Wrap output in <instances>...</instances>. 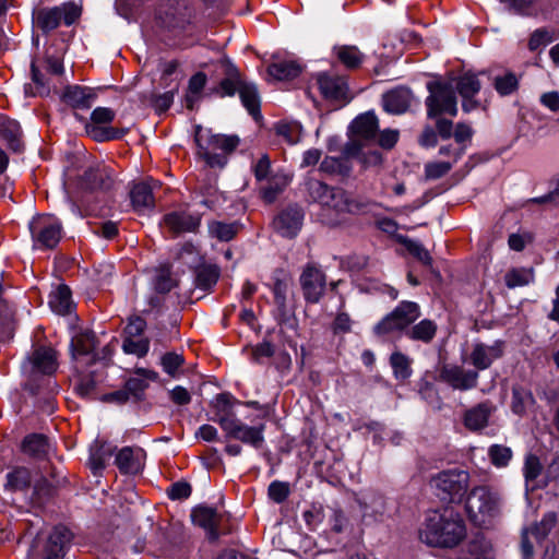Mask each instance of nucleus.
<instances>
[{
  "mask_svg": "<svg viewBox=\"0 0 559 559\" xmlns=\"http://www.w3.org/2000/svg\"><path fill=\"white\" fill-rule=\"evenodd\" d=\"M155 19L160 28L178 36L191 25L192 9L185 0H164L156 8Z\"/></svg>",
  "mask_w": 559,
  "mask_h": 559,
  "instance_id": "obj_9",
  "label": "nucleus"
},
{
  "mask_svg": "<svg viewBox=\"0 0 559 559\" xmlns=\"http://www.w3.org/2000/svg\"><path fill=\"white\" fill-rule=\"evenodd\" d=\"M412 91L407 87H396L386 92L383 97V108L394 115L405 112L412 103Z\"/></svg>",
  "mask_w": 559,
  "mask_h": 559,
  "instance_id": "obj_28",
  "label": "nucleus"
},
{
  "mask_svg": "<svg viewBox=\"0 0 559 559\" xmlns=\"http://www.w3.org/2000/svg\"><path fill=\"white\" fill-rule=\"evenodd\" d=\"M34 367L46 374H51L57 370V353L51 347H38L32 356Z\"/></svg>",
  "mask_w": 559,
  "mask_h": 559,
  "instance_id": "obj_38",
  "label": "nucleus"
},
{
  "mask_svg": "<svg viewBox=\"0 0 559 559\" xmlns=\"http://www.w3.org/2000/svg\"><path fill=\"white\" fill-rule=\"evenodd\" d=\"M47 449V438L43 435H29L25 437L22 443L23 452L35 457H40L46 454Z\"/></svg>",
  "mask_w": 559,
  "mask_h": 559,
  "instance_id": "obj_44",
  "label": "nucleus"
},
{
  "mask_svg": "<svg viewBox=\"0 0 559 559\" xmlns=\"http://www.w3.org/2000/svg\"><path fill=\"white\" fill-rule=\"evenodd\" d=\"M82 11L81 4L66 1L59 5L37 9L33 13V22L44 34H49L61 25L71 26L79 22Z\"/></svg>",
  "mask_w": 559,
  "mask_h": 559,
  "instance_id": "obj_8",
  "label": "nucleus"
},
{
  "mask_svg": "<svg viewBox=\"0 0 559 559\" xmlns=\"http://www.w3.org/2000/svg\"><path fill=\"white\" fill-rule=\"evenodd\" d=\"M116 112L108 107H96L92 114L90 122L86 124H109L115 120Z\"/></svg>",
  "mask_w": 559,
  "mask_h": 559,
  "instance_id": "obj_61",
  "label": "nucleus"
},
{
  "mask_svg": "<svg viewBox=\"0 0 559 559\" xmlns=\"http://www.w3.org/2000/svg\"><path fill=\"white\" fill-rule=\"evenodd\" d=\"M533 281L534 272L532 269H512L504 276L506 285L509 288L525 286L532 283Z\"/></svg>",
  "mask_w": 559,
  "mask_h": 559,
  "instance_id": "obj_48",
  "label": "nucleus"
},
{
  "mask_svg": "<svg viewBox=\"0 0 559 559\" xmlns=\"http://www.w3.org/2000/svg\"><path fill=\"white\" fill-rule=\"evenodd\" d=\"M429 95L425 100L428 118L442 115L455 117L457 115V99L451 83L444 81H430L427 83Z\"/></svg>",
  "mask_w": 559,
  "mask_h": 559,
  "instance_id": "obj_10",
  "label": "nucleus"
},
{
  "mask_svg": "<svg viewBox=\"0 0 559 559\" xmlns=\"http://www.w3.org/2000/svg\"><path fill=\"white\" fill-rule=\"evenodd\" d=\"M0 135L13 152L20 153L23 151L22 130L17 121L8 117H0Z\"/></svg>",
  "mask_w": 559,
  "mask_h": 559,
  "instance_id": "obj_31",
  "label": "nucleus"
},
{
  "mask_svg": "<svg viewBox=\"0 0 559 559\" xmlns=\"http://www.w3.org/2000/svg\"><path fill=\"white\" fill-rule=\"evenodd\" d=\"M317 85L325 100L335 103L348 100V84L345 76L322 72L317 75Z\"/></svg>",
  "mask_w": 559,
  "mask_h": 559,
  "instance_id": "obj_20",
  "label": "nucleus"
},
{
  "mask_svg": "<svg viewBox=\"0 0 559 559\" xmlns=\"http://www.w3.org/2000/svg\"><path fill=\"white\" fill-rule=\"evenodd\" d=\"M146 453L136 445L123 447L115 457V464L121 474L135 475L140 473L145 464Z\"/></svg>",
  "mask_w": 559,
  "mask_h": 559,
  "instance_id": "obj_23",
  "label": "nucleus"
},
{
  "mask_svg": "<svg viewBox=\"0 0 559 559\" xmlns=\"http://www.w3.org/2000/svg\"><path fill=\"white\" fill-rule=\"evenodd\" d=\"M73 539L72 532L63 526H55L48 533H41L34 539L28 559H63Z\"/></svg>",
  "mask_w": 559,
  "mask_h": 559,
  "instance_id": "obj_6",
  "label": "nucleus"
},
{
  "mask_svg": "<svg viewBox=\"0 0 559 559\" xmlns=\"http://www.w3.org/2000/svg\"><path fill=\"white\" fill-rule=\"evenodd\" d=\"M533 402V395L528 390L521 386L513 388L511 409L514 414L523 415Z\"/></svg>",
  "mask_w": 559,
  "mask_h": 559,
  "instance_id": "obj_49",
  "label": "nucleus"
},
{
  "mask_svg": "<svg viewBox=\"0 0 559 559\" xmlns=\"http://www.w3.org/2000/svg\"><path fill=\"white\" fill-rule=\"evenodd\" d=\"M378 129L379 121L373 112L359 115L350 124V132L353 136L349 141H359L366 151H378L369 144V142L376 138Z\"/></svg>",
  "mask_w": 559,
  "mask_h": 559,
  "instance_id": "obj_22",
  "label": "nucleus"
},
{
  "mask_svg": "<svg viewBox=\"0 0 559 559\" xmlns=\"http://www.w3.org/2000/svg\"><path fill=\"white\" fill-rule=\"evenodd\" d=\"M400 241L406 248V250L423 264H431L432 258L428 250H426L420 242L408 239L406 237H402Z\"/></svg>",
  "mask_w": 559,
  "mask_h": 559,
  "instance_id": "obj_53",
  "label": "nucleus"
},
{
  "mask_svg": "<svg viewBox=\"0 0 559 559\" xmlns=\"http://www.w3.org/2000/svg\"><path fill=\"white\" fill-rule=\"evenodd\" d=\"M150 348V342L145 337L126 336L122 343V349L127 354H133L138 357H144Z\"/></svg>",
  "mask_w": 559,
  "mask_h": 559,
  "instance_id": "obj_51",
  "label": "nucleus"
},
{
  "mask_svg": "<svg viewBox=\"0 0 559 559\" xmlns=\"http://www.w3.org/2000/svg\"><path fill=\"white\" fill-rule=\"evenodd\" d=\"M214 408L216 409L217 420L221 416H235L231 412L233 396L228 393L218 394L214 402Z\"/></svg>",
  "mask_w": 559,
  "mask_h": 559,
  "instance_id": "obj_62",
  "label": "nucleus"
},
{
  "mask_svg": "<svg viewBox=\"0 0 559 559\" xmlns=\"http://www.w3.org/2000/svg\"><path fill=\"white\" fill-rule=\"evenodd\" d=\"M292 284V277L282 269H276L272 275L270 288L274 295V302L280 309L286 308L287 293Z\"/></svg>",
  "mask_w": 559,
  "mask_h": 559,
  "instance_id": "obj_34",
  "label": "nucleus"
},
{
  "mask_svg": "<svg viewBox=\"0 0 559 559\" xmlns=\"http://www.w3.org/2000/svg\"><path fill=\"white\" fill-rule=\"evenodd\" d=\"M304 216L301 207L289 205L274 217L273 228L283 237L294 238L302 227Z\"/></svg>",
  "mask_w": 559,
  "mask_h": 559,
  "instance_id": "obj_21",
  "label": "nucleus"
},
{
  "mask_svg": "<svg viewBox=\"0 0 559 559\" xmlns=\"http://www.w3.org/2000/svg\"><path fill=\"white\" fill-rule=\"evenodd\" d=\"M275 132L288 144H295L300 139V127L294 122L280 121L275 124Z\"/></svg>",
  "mask_w": 559,
  "mask_h": 559,
  "instance_id": "obj_56",
  "label": "nucleus"
},
{
  "mask_svg": "<svg viewBox=\"0 0 559 559\" xmlns=\"http://www.w3.org/2000/svg\"><path fill=\"white\" fill-rule=\"evenodd\" d=\"M457 559H491L490 551L484 538L468 540L459 551Z\"/></svg>",
  "mask_w": 559,
  "mask_h": 559,
  "instance_id": "obj_42",
  "label": "nucleus"
},
{
  "mask_svg": "<svg viewBox=\"0 0 559 559\" xmlns=\"http://www.w3.org/2000/svg\"><path fill=\"white\" fill-rule=\"evenodd\" d=\"M512 455V450L502 444H492L488 449L489 460L491 464L498 468L508 466Z\"/></svg>",
  "mask_w": 559,
  "mask_h": 559,
  "instance_id": "obj_50",
  "label": "nucleus"
},
{
  "mask_svg": "<svg viewBox=\"0 0 559 559\" xmlns=\"http://www.w3.org/2000/svg\"><path fill=\"white\" fill-rule=\"evenodd\" d=\"M157 186H159V182L154 179L133 185L130 191V198L135 210L140 211L154 206L153 190Z\"/></svg>",
  "mask_w": 559,
  "mask_h": 559,
  "instance_id": "obj_30",
  "label": "nucleus"
},
{
  "mask_svg": "<svg viewBox=\"0 0 559 559\" xmlns=\"http://www.w3.org/2000/svg\"><path fill=\"white\" fill-rule=\"evenodd\" d=\"M488 73H490V71L484 70L478 73L466 71L456 79L454 90L462 97V109L464 112L468 114L479 108L480 102L476 99V95L481 90L479 75H485Z\"/></svg>",
  "mask_w": 559,
  "mask_h": 559,
  "instance_id": "obj_15",
  "label": "nucleus"
},
{
  "mask_svg": "<svg viewBox=\"0 0 559 559\" xmlns=\"http://www.w3.org/2000/svg\"><path fill=\"white\" fill-rule=\"evenodd\" d=\"M521 79V73H516L510 69H502L491 76L492 86L501 97L516 93L520 88Z\"/></svg>",
  "mask_w": 559,
  "mask_h": 559,
  "instance_id": "obj_29",
  "label": "nucleus"
},
{
  "mask_svg": "<svg viewBox=\"0 0 559 559\" xmlns=\"http://www.w3.org/2000/svg\"><path fill=\"white\" fill-rule=\"evenodd\" d=\"M333 55L336 60L347 70L360 68L365 60V55L354 45H338L333 48Z\"/></svg>",
  "mask_w": 559,
  "mask_h": 559,
  "instance_id": "obj_35",
  "label": "nucleus"
},
{
  "mask_svg": "<svg viewBox=\"0 0 559 559\" xmlns=\"http://www.w3.org/2000/svg\"><path fill=\"white\" fill-rule=\"evenodd\" d=\"M165 227L174 235L195 233L201 225V216L186 212H173L163 218Z\"/></svg>",
  "mask_w": 559,
  "mask_h": 559,
  "instance_id": "obj_25",
  "label": "nucleus"
},
{
  "mask_svg": "<svg viewBox=\"0 0 559 559\" xmlns=\"http://www.w3.org/2000/svg\"><path fill=\"white\" fill-rule=\"evenodd\" d=\"M390 364L393 369L394 377L405 380L412 374V360L408 356L401 352H394L390 357Z\"/></svg>",
  "mask_w": 559,
  "mask_h": 559,
  "instance_id": "obj_46",
  "label": "nucleus"
},
{
  "mask_svg": "<svg viewBox=\"0 0 559 559\" xmlns=\"http://www.w3.org/2000/svg\"><path fill=\"white\" fill-rule=\"evenodd\" d=\"M552 40L554 37L547 28H537L531 34V37L528 39V49L531 51H536L540 47L548 45Z\"/></svg>",
  "mask_w": 559,
  "mask_h": 559,
  "instance_id": "obj_59",
  "label": "nucleus"
},
{
  "mask_svg": "<svg viewBox=\"0 0 559 559\" xmlns=\"http://www.w3.org/2000/svg\"><path fill=\"white\" fill-rule=\"evenodd\" d=\"M154 285L155 289L163 294L170 292L176 286L169 265H162L157 269Z\"/></svg>",
  "mask_w": 559,
  "mask_h": 559,
  "instance_id": "obj_54",
  "label": "nucleus"
},
{
  "mask_svg": "<svg viewBox=\"0 0 559 559\" xmlns=\"http://www.w3.org/2000/svg\"><path fill=\"white\" fill-rule=\"evenodd\" d=\"M183 357L176 353H167L162 357L163 369L167 374L171 377H176L179 368L183 365Z\"/></svg>",
  "mask_w": 559,
  "mask_h": 559,
  "instance_id": "obj_60",
  "label": "nucleus"
},
{
  "mask_svg": "<svg viewBox=\"0 0 559 559\" xmlns=\"http://www.w3.org/2000/svg\"><path fill=\"white\" fill-rule=\"evenodd\" d=\"M437 323L429 319H424L406 331V336L413 341L430 343L437 334Z\"/></svg>",
  "mask_w": 559,
  "mask_h": 559,
  "instance_id": "obj_41",
  "label": "nucleus"
},
{
  "mask_svg": "<svg viewBox=\"0 0 559 559\" xmlns=\"http://www.w3.org/2000/svg\"><path fill=\"white\" fill-rule=\"evenodd\" d=\"M288 185V177H255V189L265 203H273Z\"/></svg>",
  "mask_w": 559,
  "mask_h": 559,
  "instance_id": "obj_27",
  "label": "nucleus"
},
{
  "mask_svg": "<svg viewBox=\"0 0 559 559\" xmlns=\"http://www.w3.org/2000/svg\"><path fill=\"white\" fill-rule=\"evenodd\" d=\"M510 11L523 16H533L536 14V0H500Z\"/></svg>",
  "mask_w": 559,
  "mask_h": 559,
  "instance_id": "obj_55",
  "label": "nucleus"
},
{
  "mask_svg": "<svg viewBox=\"0 0 559 559\" xmlns=\"http://www.w3.org/2000/svg\"><path fill=\"white\" fill-rule=\"evenodd\" d=\"M34 247L38 249H52L61 239V224L51 215L35 217L31 224Z\"/></svg>",
  "mask_w": 559,
  "mask_h": 559,
  "instance_id": "obj_12",
  "label": "nucleus"
},
{
  "mask_svg": "<svg viewBox=\"0 0 559 559\" xmlns=\"http://www.w3.org/2000/svg\"><path fill=\"white\" fill-rule=\"evenodd\" d=\"M420 317V308L414 301H401L392 312L384 317L376 326L378 334H389L407 329Z\"/></svg>",
  "mask_w": 559,
  "mask_h": 559,
  "instance_id": "obj_11",
  "label": "nucleus"
},
{
  "mask_svg": "<svg viewBox=\"0 0 559 559\" xmlns=\"http://www.w3.org/2000/svg\"><path fill=\"white\" fill-rule=\"evenodd\" d=\"M97 98L94 88L81 85H69L64 88L62 100L74 109H90Z\"/></svg>",
  "mask_w": 559,
  "mask_h": 559,
  "instance_id": "obj_26",
  "label": "nucleus"
},
{
  "mask_svg": "<svg viewBox=\"0 0 559 559\" xmlns=\"http://www.w3.org/2000/svg\"><path fill=\"white\" fill-rule=\"evenodd\" d=\"M302 66L296 60H280L267 67V73L278 81H290L300 75Z\"/></svg>",
  "mask_w": 559,
  "mask_h": 559,
  "instance_id": "obj_37",
  "label": "nucleus"
},
{
  "mask_svg": "<svg viewBox=\"0 0 559 559\" xmlns=\"http://www.w3.org/2000/svg\"><path fill=\"white\" fill-rule=\"evenodd\" d=\"M224 520V514L216 509L206 506H200L192 511V521L195 525L203 527L211 538H217L219 527Z\"/></svg>",
  "mask_w": 559,
  "mask_h": 559,
  "instance_id": "obj_24",
  "label": "nucleus"
},
{
  "mask_svg": "<svg viewBox=\"0 0 559 559\" xmlns=\"http://www.w3.org/2000/svg\"><path fill=\"white\" fill-rule=\"evenodd\" d=\"M86 133L96 142H106L122 139L129 129L100 124H85Z\"/></svg>",
  "mask_w": 559,
  "mask_h": 559,
  "instance_id": "obj_39",
  "label": "nucleus"
},
{
  "mask_svg": "<svg viewBox=\"0 0 559 559\" xmlns=\"http://www.w3.org/2000/svg\"><path fill=\"white\" fill-rule=\"evenodd\" d=\"M352 325L353 321L349 314L340 310L331 325V329L333 334L340 335L349 333L352 331Z\"/></svg>",
  "mask_w": 559,
  "mask_h": 559,
  "instance_id": "obj_63",
  "label": "nucleus"
},
{
  "mask_svg": "<svg viewBox=\"0 0 559 559\" xmlns=\"http://www.w3.org/2000/svg\"><path fill=\"white\" fill-rule=\"evenodd\" d=\"M465 512L476 525H485L500 512V497L486 485L475 486L466 493Z\"/></svg>",
  "mask_w": 559,
  "mask_h": 559,
  "instance_id": "obj_5",
  "label": "nucleus"
},
{
  "mask_svg": "<svg viewBox=\"0 0 559 559\" xmlns=\"http://www.w3.org/2000/svg\"><path fill=\"white\" fill-rule=\"evenodd\" d=\"M383 162L380 151H366L359 141H348L343 146L340 156H326L320 164V170L325 175H348L358 165V171L377 170Z\"/></svg>",
  "mask_w": 559,
  "mask_h": 559,
  "instance_id": "obj_3",
  "label": "nucleus"
},
{
  "mask_svg": "<svg viewBox=\"0 0 559 559\" xmlns=\"http://www.w3.org/2000/svg\"><path fill=\"white\" fill-rule=\"evenodd\" d=\"M557 523V515L555 512L546 513L540 522L526 528L522 533V554L524 559H531L533 556L534 545L533 542L539 544L546 539L548 534L552 531Z\"/></svg>",
  "mask_w": 559,
  "mask_h": 559,
  "instance_id": "obj_17",
  "label": "nucleus"
},
{
  "mask_svg": "<svg viewBox=\"0 0 559 559\" xmlns=\"http://www.w3.org/2000/svg\"><path fill=\"white\" fill-rule=\"evenodd\" d=\"M239 97L242 106L255 121L262 119L261 99L254 83L246 81L239 91Z\"/></svg>",
  "mask_w": 559,
  "mask_h": 559,
  "instance_id": "obj_32",
  "label": "nucleus"
},
{
  "mask_svg": "<svg viewBox=\"0 0 559 559\" xmlns=\"http://www.w3.org/2000/svg\"><path fill=\"white\" fill-rule=\"evenodd\" d=\"M439 380L453 390L469 391L477 388L479 373L461 365L444 364L439 369Z\"/></svg>",
  "mask_w": 559,
  "mask_h": 559,
  "instance_id": "obj_14",
  "label": "nucleus"
},
{
  "mask_svg": "<svg viewBox=\"0 0 559 559\" xmlns=\"http://www.w3.org/2000/svg\"><path fill=\"white\" fill-rule=\"evenodd\" d=\"M96 347V336L90 330H78L71 340V353L73 358L86 356L93 353Z\"/></svg>",
  "mask_w": 559,
  "mask_h": 559,
  "instance_id": "obj_36",
  "label": "nucleus"
},
{
  "mask_svg": "<svg viewBox=\"0 0 559 559\" xmlns=\"http://www.w3.org/2000/svg\"><path fill=\"white\" fill-rule=\"evenodd\" d=\"M197 154L211 168L222 169L228 155L236 150L239 139L234 135L212 134L210 130L197 127L194 133Z\"/></svg>",
  "mask_w": 559,
  "mask_h": 559,
  "instance_id": "obj_4",
  "label": "nucleus"
},
{
  "mask_svg": "<svg viewBox=\"0 0 559 559\" xmlns=\"http://www.w3.org/2000/svg\"><path fill=\"white\" fill-rule=\"evenodd\" d=\"M474 131L472 127L465 122H459L454 129V140L460 145L459 152L454 154V162L464 153L466 143L471 142Z\"/></svg>",
  "mask_w": 559,
  "mask_h": 559,
  "instance_id": "obj_52",
  "label": "nucleus"
},
{
  "mask_svg": "<svg viewBox=\"0 0 559 559\" xmlns=\"http://www.w3.org/2000/svg\"><path fill=\"white\" fill-rule=\"evenodd\" d=\"M429 486L441 501L461 503L468 491L469 474L459 468L442 471L431 477Z\"/></svg>",
  "mask_w": 559,
  "mask_h": 559,
  "instance_id": "obj_7",
  "label": "nucleus"
},
{
  "mask_svg": "<svg viewBox=\"0 0 559 559\" xmlns=\"http://www.w3.org/2000/svg\"><path fill=\"white\" fill-rule=\"evenodd\" d=\"M238 230L239 226L236 223H223L214 221L209 224L210 235L219 241L231 240L238 234Z\"/></svg>",
  "mask_w": 559,
  "mask_h": 559,
  "instance_id": "obj_47",
  "label": "nucleus"
},
{
  "mask_svg": "<svg viewBox=\"0 0 559 559\" xmlns=\"http://www.w3.org/2000/svg\"><path fill=\"white\" fill-rule=\"evenodd\" d=\"M496 411L497 407L491 401H483L463 413V425L469 432H481L490 425V418Z\"/></svg>",
  "mask_w": 559,
  "mask_h": 559,
  "instance_id": "obj_19",
  "label": "nucleus"
},
{
  "mask_svg": "<svg viewBox=\"0 0 559 559\" xmlns=\"http://www.w3.org/2000/svg\"><path fill=\"white\" fill-rule=\"evenodd\" d=\"M543 471V465L539 459L530 454L525 457L524 466H523V475L525 477L526 483L534 481L540 476Z\"/></svg>",
  "mask_w": 559,
  "mask_h": 559,
  "instance_id": "obj_58",
  "label": "nucleus"
},
{
  "mask_svg": "<svg viewBox=\"0 0 559 559\" xmlns=\"http://www.w3.org/2000/svg\"><path fill=\"white\" fill-rule=\"evenodd\" d=\"M504 353V344L501 341H496L492 344L475 343L471 349L467 361L475 368L474 370L481 371L490 368L492 364L500 359Z\"/></svg>",
  "mask_w": 559,
  "mask_h": 559,
  "instance_id": "obj_18",
  "label": "nucleus"
},
{
  "mask_svg": "<svg viewBox=\"0 0 559 559\" xmlns=\"http://www.w3.org/2000/svg\"><path fill=\"white\" fill-rule=\"evenodd\" d=\"M246 81V78L240 73V71L236 67L230 66L226 69V76L219 82L216 88V94L219 97H230L236 93L239 94V91Z\"/></svg>",
  "mask_w": 559,
  "mask_h": 559,
  "instance_id": "obj_33",
  "label": "nucleus"
},
{
  "mask_svg": "<svg viewBox=\"0 0 559 559\" xmlns=\"http://www.w3.org/2000/svg\"><path fill=\"white\" fill-rule=\"evenodd\" d=\"M467 536V527L460 512L441 508L426 512L418 528V538L429 547L453 549Z\"/></svg>",
  "mask_w": 559,
  "mask_h": 559,
  "instance_id": "obj_2",
  "label": "nucleus"
},
{
  "mask_svg": "<svg viewBox=\"0 0 559 559\" xmlns=\"http://www.w3.org/2000/svg\"><path fill=\"white\" fill-rule=\"evenodd\" d=\"M32 483L31 472L26 467H16L7 474L4 489L10 492H24Z\"/></svg>",
  "mask_w": 559,
  "mask_h": 559,
  "instance_id": "obj_40",
  "label": "nucleus"
},
{
  "mask_svg": "<svg viewBox=\"0 0 559 559\" xmlns=\"http://www.w3.org/2000/svg\"><path fill=\"white\" fill-rule=\"evenodd\" d=\"M299 281L305 300L309 304H318L326 286V276L323 271L314 264H307Z\"/></svg>",
  "mask_w": 559,
  "mask_h": 559,
  "instance_id": "obj_16",
  "label": "nucleus"
},
{
  "mask_svg": "<svg viewBox=\"0 0 559 559\" xmlns=\"http://www.w3.org/2000/svg\"><path fill=\"white\" fill-rule=\"evenodd\" d=\"M219 277V270L215 265H203L197 270L195 285L202 290L211 289Z\"/></svg>",
  "mask_w": 559,
  "mask_h": 559,
  "instance_id": "obj_45",
  "label": "nucleus"
},
{
  "mask_svg": "<svg viewBox=\"0 0 559 559\" xmlns=\"http://www.w3.org/2000/svg\"><path fill=\"white\" fill-rule=\"evenodd\" d=\"M206 84V75L203 72L193 74L188 83L187 104L191 107L194 98H198Z\"/></svg>",
  "mask_w": 559,
  "mask_h": 559,
  "instance_id": "obj_57",
  "label": "nucleus"
},
{
  "mask_svg": "<svg viewBox=\"0 0 559 559\" xmlns=\"http://www.w3.org/2000/svg\"><path fill=\"white\" fill-rule=\"evenodd\" d=\"M49 306L58 314H67L72 307L71 290L67 285H59L49 297Z\"/></svg>",
  "mask_w": 559,
  "mask_h": 559,
  "instance_id": "obj_43",
  "label": "nucleus"
},
{
  "mask_svg": "<svg viewBox=\"0 0 559 559\" xmlns=\"http://www.w3.org/2000/svg\"><path fill=\"white\" fill-rule=\"evenodd\" d=\"M218 424L229 438L250 444L255 449H260L264 442L263 426L245 425L236 416H221Z\"/></svg>",
  "mask_w": 559,
  "mask_h": 559,
  "instance_id": "obj_13",
  "label": "nucleus"
},
{
  "mask_svg": "<svg viewBox=\"0 0 559 559\" xmlns=\"http://www.w3.org/2000/svg\"><path fill=\"white\" fill-rule=\"evenodd\" d=\"M304 186L309 199L322 205V222L331 226L346 222L349 215L369 213L374 206L342 189L329 187L317 177H308Z\"/></svg>",
  "mask_w": 559,
  "mask_h": 559,
  "instance_id": "obj_1",
  "label": "nucleus"
},
{
  "mask_svg": "<svg viewBox=\"0 0 559 559\" xmlns=\"http://www.w3.org/2000/svg\"><path fill=\"white\" fill-rule=\"evenodd\" d=\"M289 496V487L283 481H273L269 486V497L276 503L284 502Z\"/></svg>",
  "mask_w": 559,
  "mask_h": 559,
  "instance_id": "obj_64",
  "label": "nucleus"
}]
</instances>
